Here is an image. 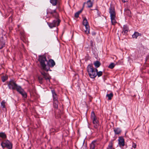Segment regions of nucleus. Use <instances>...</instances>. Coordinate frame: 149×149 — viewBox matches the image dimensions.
Returning <instances> with one entry per match:
<instances>
[{"label": "nucleus", "instance_id": "1", "mask_svg": "<svg viewBox=\"0 0 149 149\" xmlns=\"http://www.w3.org/2000/svg\"><path fill=\"white\" fill-rule=\"evenodd\" d=\"M38 60L40 63L42 69L45 70L47 61L46 56L44 55H39Z\"/></svg>", "mask_w": 149, "mask_h": 149}, {"label": "nucleus", "instance_id": "2", "mask_svg": "<svg viewBox=\"0 0 149 149\" xmlns=\"http://www.w3.org/2000/svg\"><path fill=\"white\" fill-rule=\"evenodd\" d=\"M1 145L3 148H6L8 149H12L13 148V144L8 140H3L1 143Z\"/></svg>", "mask_w": 149, "mask_h": 149}, {"label": "nucleus", "instance_id": "3", "mask_svg": "<svg viewBox=\"0 0 149 149\" xmlns=\"http://www.w3.org/2000/svg\"><path fill=\"white\" fill-rule=\"evenodd\" d=\"M61 21L60 19L54 20L52 22H47V24L50 28H52L58 26L59 25Z\"/></svg>", "mask_w": 149, "mask_h": 149}, {"label": "nucleus", "instance_id": "4", "mask_svg": "<svg viewBox=\"0 0 149 149\" xmlns=\"http://www.w3.org/2000/svg\"><path fill=\"white\" fill-rule=\"evenodd\" d=\"M55 65V63L54 60L52 59H50L47 61L46 67L45 70L48 71L49 70L50 67L52 68ZM50 71L51 70H50Z\"/></svg>", "mask_w": 149, "mask_h": 149}, {"label": "nucleus", "instance_id": "5", "mask_svg": "<svg viewBox=\"0 0 149 149\" xmlns=\"http://www.w3.org/2000/svg\"><path fill=\"white\" fill-rule=\"evenodd\" d=\"M17 86L18 85L12 79L9 81L8 84V86L9 89L13 90H15Z\"/></svg>", "mask_w": 149, "mask_h": 149}, {"label": "nucleus", "instance_id": "6", "mask_svg": "<svg viewBox=\"0 0 149 149\" xmlns=\"http://www.w3.org/2000/svg\"><path fill=\"white\" fill-rule=\"evenodd\" d=\"M83 24L85 26L86 28V29L85 30V33L87 34L89 33H90L89 26L87 20L86 18L83 19Z\"/></svg>", "mask_w": 149, "mask_h": 149}, {"label": "nucleus", "instance_id": "7", "mask_svg": "<svg viewBox=\"0 0 149 149\" xmlns=\"http://www.w3.org/2000/svg\"><path fill=\"white\" fill-rule=\"evenodd\" d=\"M15 90L20 94L24 97L25 98L27 97V94L24 91L20 86H18Z\"/></svg>", "mask_w": 149, "mask_h": 149}, {"label": "nucleus", "instance_id": "8", "mask_svg": "<svg viewBox=\"0 0 149 149\" xmlns=\"http://www.w3.org/2000/svg\"><path fill=\"white\" fill-rule=\"evenodd\" d=\"M91 118L93 121V124L97 123H99L98 120L93 111L91 112Z\"/></svg>", "mask_w": 149, "mask_h": 149}, {"label": "nucleus", "instance_id": "9", "mask_svg": "<svg viewBox=\"0 0 149 149\" xmlns=\"http://www.w3.org/2000/svg\"><path fill=\"white\" fill-rule=\"evenodd\" d=\"M109 13L110 14L111 17H116L115 11L113 7L111 6L109 8Z\"/></svg>", "mask_w": 149, "mask_h": 149}, {"label": "nucleus", "instance_id": "10", "mask_svg": "<svg viewBox=\"0 0 149 149\" xmlns=\"http://www.w3.org/2000/svg\"><path fill=\"white\" fill-rule=\"evenodd\" d=\"M41 74L43 75V78L47 81L50 82V79L51 78L50 76L48 73H46L44 72H42Z\"/></svg>", "mask_w": 149, "mask_h": 149}, {"label": "nucleus", "instance_id": "11", "mask_svg": "<svg viewBox=\"0 0 149 149\" xmlns=\"http://www.w3.org/2000/svg\"><path fill=\"white\" fill-rule=\"evenodd\" d=\"M118 144L120 146L123 147L125 145L124 139L122 136H120L118 137Z\"/></svg>", "mask_w": 149, "mask_h": 149}, {"label": "nucleus", "instance_id": "12", "mask_svg": "<svg viewBox=\"0 0 149 149\" xmlns=\"http://www.w3.org/2000/svg\"><path fill=\"white\" fill-rule=\"evenodd\" d=\"M87 71L88 74L95 71L92 64L88 65L87 67Z\"/></svg>", "mask_w": 149, "mask_h": 149}, {"label": "nucleus", "instance_id": "13", "mask_svg": "<svg viewBox=\"0 0 149 149\" xmlns=\"http://www.w3.org/2000/svg\"><path fill=\"white\" fill-rule=\"evenodd\" d=\"M0 43L1 45L0 46V49H1L5 46V41L3 40V37L2 36L0 38Z\"/></svg>", "mask_w": 149, "mask_h": 149}, {"label": "nucleus", "instance_id": "14", "mask_svg": "<svg viewBox=\"0 0 149 149\" xmlns=\"http://www.w3.org/2000/svg\"><path fill=\"white\" fill-rule=\"evenodd\" d=\"M51 92L52 95L53 100H58V97L57 94L56 93L55 90L54 89L51 90Z\"/></svg>", "mask_w": 149, "mask_h": 149}, {"label": "nucleus", "instance_id": "15", "mask_svg": "<svg viewBox=\"0 0 149 149\" xmlns=\"http://www.w3.org/2000/svg\"><path fill=\"white\" fill-rule=\"evenodd\" d=\"M93 2L91 1L90 0H88L86 3L84 2V3L83 5V8H84V5L85 3H87V6L88 8H90L92 7L93 5Z\"/></svg>", "mask_w": 149, "mask_h": 149}, {"label": "nucleus", "instance_id": "16", "mask_svg": "<svg viewBox=\"0 0 149 149\" xmlns=\"http://www.w3.org/2000/svg\"><path fill=\"white\" fill-rule=\"evenodd\" d=\"M113 140L109 142L107 149H115V148L113 147Z\"/></svg>", "mask_w": 149, "mask_h": 149}, {"label": "nucleus", "instance_id": "17", "mask_svg": "<svg viewBox=\"0 0 149 149\" xmlns=\"http://www.w3.org/2000/svg\"><path fill=\"white\" fill-rule=\"evenodd\" d=\"M114 131L116 134H119L121 132V130L120 128H116L114 129Z\"/></svg>", "mask_w": 149, "mask_h": 149}, {"label": "nucleus", "instance_id": "18", "mask_svg": "<svg viewBox=\"0 0 149 149\" xmlns=\"http://www.w3.org/2000/svg\"><path fill=\"white\" fill-rule=\"evenodd\" d=\"M53 17L56 19V20H58L60 19H59V16L58 13L56 11L55 12H54L52 15Z\"/></svg>", "mask_w": 149, "mask_h": 149}, {"label": "nucleus", "instance_id": "19", "mask_svg": "<svg viewBox=\"0 0 149 149\" xmlns=\"http://www.w3.org/2000/svg\"><path fill=\"white\" fill-rule=\"evenodd\" d=\"M96 72H95V71L93 72H91V73H89L88 74L89 75L90 77L91 78H94L96 77Z\"/></svg>", "mask_w": 149, "mask_h": 149}, {"label": "nucleus", "instance_id": "20", "mask_svg": "<svg viewBox=\"0 0 149 149\" xmlns=\"http://www.w3.org/2000/svg\"><path fill=\"white\" fill-rule=\"evenodd\" d=\"M95 141H93L90 145V149H95Z\"/></svg>", "mask_w": 149, "mask_h": 149}, {"label": "nucleus", "instance_id": "21", "mask_svg": "<svg viewBox=\"0 0 149 149\" xmlns=\"http://www.w3.org/2000/svg\"><path fill=\"white\" fill-rule=\"evenodd\" d=\"M141 33H139L137 32H135L134 34L132 35V37L133 38H137V37L139 36H141Z\"/></svg>", "mask_w": 149, "mask_h": 149}, {"label": "nucleus", "instance_id": "22", "mask_svg": "<svg viewBox=\"0 0 149 149\" xmlns=\"http://www.w3.org/2000/svg\"><path fill=\"white\" fill-rule=\"evenodd\" d=\"M56 11V9L52 10L50 8H49L47 10V13L52 15L54 12H55Z\"/></svg>", "mask_w": 149, "mask_h": 149}, {"label": "nucleus", "instance_id": "23", "mask_svg": "<svg viewBox=\"0 0 149 149\" xmlns=\"http://www.w3.org/2000/svg\"><path fill=\"white\" fill-rule=\"evenodd\" d=\"M128 28L127 26L126 25H124L123 26V31L124 33H126L128 31Z\"/></svg>", "mask_w": 149, "mask_h": 149}, {"label": "nucleus", "instance_id": "24", "mask_svg": "<svg viewBox=\"0 0 149 149\" xmlns=\"http://www.w3.org/2000/svg\"><path fill=\"white\" fill-rule=\"evenodd\" d=\"M58 100L53 101V106L55 108H58Z\"/></svg>", "mask_w": 149, "mask_h": 149}, {"label": "nucleus", "instance_id": "25", "mask_svg": "<svg viewBox=\"0 0 149 149\" xmlns=\"http://www.w3.org/2000/svg\"><path fill=\"white\" fill-rule=\"evenodd\" d=\"M0 137L3 139H5L7 138V136L5 133L0 132Z\"/></svg>", "mask_w": 149, "mask_h": 149}, {"label": "nucleus", "instance_id": "26", "mask_svg": "<svg viewBox=\"0 0 149 149\" xmlns=\"http://www.w3.org/2000/svg\"><path fill=\"white\" fill-rule=\"evenodd\" d=\"M83 8H82L80 10L76 12L74 16L75 17L77 18L79 17V14L82 12L83 10Z\"/></svg>", "mask_w": 149, "mask_h": 149}, {"label": "nucleus", "instance_id": "27", "mask_svg": "<svg viewBox=\"0 0 149 149\" xmlns=\"http://www.w3.org/2000/svg\"><path fill=\"white\" fill-rule=\"evenodd\" d=\"M94 64L95 67L96 68L99 67L101 64L100 62L98 61H96L94 62Z\"/></svg>", "mask_w": 149, "mask_h": 149}, {"label": "nucleus", "instance_id": "28", "mask_svg": "<svg viewBox=\"0 0 149 149\" xmlns=\"http://www.w3.org/2000/svg\"><path fill=\"white\" fill-rule=\"evenodd\" d=\"M113 94L111 93L109 94H107L106 95V97H108L109 100H111L112 97H113Z\"/></svg>", "mask_w": 149, "mask_h": 149}, {"label": "nucleus", "instance_id": "29", "mask_svg": "<svg viewBox=\"0 0 149 149\" xmlns=\"http://www.w3.org/2000/svg\"><path fill=\"white\" fill-rule=\"evenodd\" d=\"M58 0H50V2L53 6H56L57 4Z\"/></svg>", "mask_w": 149, "mask_h": 149}, {"label": "nucleus", "instance_id": "30", "mask_svg": "<svg viewBox=\"0 0 149 149\" xmlns=\"http://www.w3.org/2000/svg\"><path fill=\"white\" fill-rule=\"evenodd\" d=\"M115 17H111V22L112 23V24L113 25H115L116 23V22L115 20Z\"/></svg>", "mask_w": 149, "mask_h": 149}, {"label": "nucleus", "instance_id": "31", "mask_svg": "<svg viewBox=\"0 0 149 149\" xmlns=\"http://www.w3.org/2000/svg\"><path fill=\"white\" fill-rule=\"evenodd\" d=\"M115 65V64L113 63H111L109 65L108 68L110 69H112L114 68Z\"/></svg>", "mask_w": 149, "mask_h": 149}, {"label": "nucleus", "instance_id": "32", "mask_svg": "<svg viewBox=\"0 0 149 149\" xmlns=\"http://www.w3.org/2000/svg\"><path fill=\"white\" fill-rule=\"evenodd\" d=\"M102 74V72L101 71H99L96 72V77L97 76L98 77L101 76Z\"/></svg>", "mask_w": 149, "mask_h": 149}, {"label": "nucleus", "instance_id": "33", "mask_svg": "<svg viewBox=\"0 0 149 149\" xmlns=\"http://www.w3.org/2000/svg\"><path fill=\"white\" fill-rule=\"evenodd\" d=\"M5 104L6 102L5 100H3L1 102V106L2 108H5Z\"/></svg>", "mask_w": 149, "mask_h": 149}, {"label": "nucleus", "instance_id": "34", "mask_svg": "<svg viewBox=\"0 0 149 149\" xmlns=\"http://www.w3.org/2000/svg\"><path fill=\"white\" fill-rule=\"evenodd\" d=\"M38 79L39 80V83L40 84H42L43 83V81L44 80L43 78L41 77H38Z\"/></svg>", "mask_w": 149, "mask_h": 149}, {"label": "nucleus", "instance_id": "35", "mask_svg": "<svg viewBox=\"0 0 149 149\" xmlns=\"http://www.w3.org/2000/svg\"><path fill=\"white\" fill-rule=\"evenodd\" d=\"M125 12L128 15H130L131 13L130 11L128 9H125Z\"/></svg>", "mask_w": 149, "mask_h": 149}, {"label": "nucleus", "instance_id": "36", "mask_svg": "<svg viewBox=\"0 0 149 149\" xmlns=\"http://www.w3.org/2000/svg\"><path fill=\"white\" fill-rule=\"evenodd\" d=\"M99 123H94V124H94V127L95 128V129H97L98 127V125H99V124H98Z\"/></svg>", "mask_w": 149, "mask_h": 149}, {"label": "nucleus", "instance_id": "37", "mask_svg": "<svg viewBox=\"0 0 149 149\" xmlns=\"http://www.w3.org/2000/svg\"><path fill=\"white\" fill-rule=\"evenodd\" d=\"M7 79V77H3L2 78V80L3 82L5 81Z\"/></svg>", "mask_w": 149, "mask_h": 149}, {"label": "nucleus", "instance_id": "38", "mask_svg": "<svg viewBox=\"0 0 149 149\" xmlns=\"http://www.w3.org/2000/svg\"><path fill=\"white\" fill-rule=\"evenodd\" d=\"M90 43L92 47L93 46V42L92 40H91L90 41Z\"/></svg>", "mask_w": 149, "mask_h": 149}, {"label": "nucleus", "instance_id": "39", "mask_svg": "<svg viewBox=\"0 0 149 149\" xmlns=\"http://www.w3.org/2000/svg\"><path fill=\"white\" fill-rule=\"evenodd\" d=\"M97 10V15H98V16H100V13H99L98 10Z\"/></svg>", "mask_w": 149, "mask_h": 149}, {"label": "nucleus", "instance_id": "40", "mask_svg": "<svg viewBox=\"0 0 149 149\" xmlns=\"http://www.w3.org/2000/svg\"><path fill=\"white\" fill-rule=\"evenodd\" d=\"M136 145L135 144H134L132 146L134 148H136Z\"/></svg>", "mask_w": 149, "mask_h": 149}, {"label": "nucleus", "instance_id": "41", "mask_svg": "<svg viewBox=\"0 0 149 149\" xmlns=\"http://www.w3.org/2000/svg\"><path fill=\"white\" fill-rule=\"evenodd\" d=\"M123 3H125L127 1V0H122Z\"/></svg>", "mask_w": 149, "mask_h": 149}, {"label": "nucleus", "instance_id": "42", "mask_svg": "<svg viewBox=\"0 0 149 149\" xmlns=\"http://www.w3.org/2000/svg\"><path fill=\"white\" fill-rule=\"evenodd\" d=\"M94 69H95V72H98V70L97 69H96V68H94Z\"/></svg>", "mask_w": 149, "mask_h": 149}, {"label": "nucleus", "instance_id": "43", "mask_svg": "<svg viewBox=\"0 0 149 149\" xmlns=\"http://www.w3.org/2000/svg\"><path fill=\"white\" fill-rule=\"evenodd\" d=\"M90 1H93V2L94 1V0H90Z\"/></svg>", "mask_w": 149, "mask_h": 149}, {"label": "nucleus", "instance_id": "44", "mask_svg": "<svg viewBox=\"0 0 149 149\" xmlns=\"http://www.w3.org/2000/svg\"><path fill=\"white\" fill-rule=\"evenodd\" d=\"M95 33H93V35H95Z\"/></svg>", "mask_w": 149, "mask_h": 149}, {"label": "nucleus", "instance_id": "45", "mask_svg": "<svg viewBox=\"0 0 149 149\" xmlns=\"http://www.w3.org/2000/svg\"><path fill=\"white\" fill-rule=\"evenodd\" d=\"M59 8V6L57 7L56 8Z\"/></svg>", "mask_w": 149, "mask_h": 149}, {"label": "nucleus", "instance_id": "46", "mask_svg": "<svg viewBox=\"0 0 149 149\" xmlns=\"http://www.w3.org/2000/svg\"><path fill=\"white\" fill-rule=\"evenodd\" d=\"M119 61H118V63H119Z\"/></svg>", "mask_w": 149, "mask_h": 149}, {"label": "nucleus", "instance_id": "47", "mask_svg": "<svg viewBox=\"0 0 149 149\" xmlns=\"http://www.w3.org/2000/svg\"><path fill=\"white\" fill-rule=\"evenodd\" d=\"M50 149H52L51 148H50Z\"/></svg>", "mask_w": 149, "mask_h": 149}]
</instances>
